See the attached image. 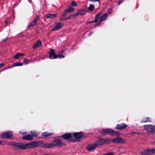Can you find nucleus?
<instances>
[{"mask_svg":"<svg viewBox=\"0 0 155 155\" xmlns=\"http://www.w3.org/2000/svg\"><path fill=\"white\" fill-rule=\"evenodd\" d=\"M50 54L49 58L51 59H54L57 58V55L55 53V50L54 49H51L49 52Z\"/></svg>","mask_w":155,"mask_h":155,"instance_id":"nucleus-10","label":"nucleus"},{"mask_svg":"<svg viewBox=\"0 0 155 155\" xmlns=\"http://www.w3.org/2000/svg\"><path fill=\"white\" fill-rule=\"evenodd\" d=\"M29 60L28 59H25L24 60L23 62L25 64H28V63Z\"/></svg>","mask_w":155,"mask_h":155,"instance_id":"nucleus-32","label":"nucleus"},{"mask_svg":"<svg viewBox=\"0 0 155 155\" xmlns=\"http://www.w3.org/2000/svg\"><path fill=\"white\" fill-rule=\"evenodd\" d=\"M57 14H48L46 15V17L47 18H55L57 15Z\"/></svg>","mask_w":155,"mask_h":155,"instance_id":"nucleus-17","label":"nucleus"},{"mask_svg":"<svg viewBox=\"0 0 155 155\" xmlns=\"http://www.w3.org/2000/svg\"><path fill=\"white\" fill-rule=\"evenodd\" d=\"M139 154L141 155L150 154V153H149V149L148 148L146 150H145L143 151L140 152L139 153Z\"/></svg>","mask_w":155,"mask_h":155,"instance_id":"nucleus-15","label":"nucleus"},{"mask_svg":"<svg viewBox=\"0 0 155 155\" xmlns=\"http://www.w3.org/2000/svg\"><path fill=\"white\" fill-rule=\"evenodd\" d=\"M90 1L93 2H96L99 1V0H89Z\"/></svg>","mask_w":155,"mask_h":155,"instance_id":"nucleus-41","label":"nucleus"},{"mask_svg":"<svg viewBox=\"0 0 155 155\" xmlns=\"http://www.w3.org/2000/svg\"><path fill=\"white\" fill-rule=\"evenodd\" d=\"M31 133L32 135V136L34 137L37 136L39 134V133L36 132L35 131H31Z\"/></svg>","mask_w":155,"mask_h":155,"instance_id":"nucleus-26","label":"nucleus"},{"mask_svg":"<svg viewBox=\"0 0 155 155\" xmlns=\"http://www.w3.org/2000/svg\"><path fill=\"white\" fill-rule=\"evenodd\" d=\"M25 54H23L17 53L13 57V58H15L16 59H18L21 56H23Z\"/></svg>","mask_w":155,"mask_h":155,"instance_id":"nucleus-22","label":"nucleus"},{"mask_svg":"<svg viewBox=\"0 0 155 155\" xmlns=\"http://www.w3.org/2000/svg\"><path fill=\"white\" fill-rule=\"evenodd\" d=\"M43 143V142L41 141H35L31 142L29 143L24 144L22 143H13V145L19 147V148L25 149L29 148H33L36 147L38 146Z\"/></svg>","mask_w":155,"mask_h":155,"instance_id":"nucleus-1","label":"nucleus"},{"mask_svg":"<svg viewBox=\"0 0 155 155\" xmlns=\"http://www.w3.org/2000/svg\"><path fill=\"white\" fill-rule=\"evenodd\" d=\"M39 16L38 15H37L36 17V18L35 19H36V21H37V20L38 19H39Z\"/></svg>","mask_w":155,"mask_h":155,"instance_id":"nucleus-38","label":"nucleus"},{"mask_svg":"<svg viewBox=\"0 0 155 155\" xmlns=\"http://www.w3.org/2000/svg\"><path fill=\"white\" fill-rule=\"evenodd\" d=\"M114 153H105L103 154V155H113Z\"/></svg>","mask_w":155,"mask_h":155,"instance_id":"nucleus-37","label":"nucleus"},{"mask_svg":"<svg viewBox=\"0 0 155 155\" xmlns=\"http://www.w3.org/2000/svg\"><path fill=\"white\" fill-rule=\"evenodd\" d=\"M54 147H61L64 146L65 143L61 141L60 139H56L55 140L52 142Z\"/></svg>","mask_w":155,"mask_h":155,"instance_id":"nucleus-4","label":"nucleus"},{"mask_svg":"<svg viewBox=\"0 0 155 155\" xmlns=\"http://www.w3.org/2000/svg\"><path fill=\"white\" fill-rule=\"evenodd\" d=\"M75 16V15H71L69 16H68L65 18V20H68L70 19L71 18Z\"/></svg>","mask_w":155,"mask_h":155,"instance_id":"nucleus-31","label":"nucleus"},{"mask_svg":"<svg viewBox=\"0 0 155 155\" xmlns=\"http://www.w3.org/2000/svg\"><path fill=\"white\" fill-rule=\"evenodd\" d=\"M153 143H154L155 144V140H154V141H153Z\"/></svg>","mask_w":155,"mask_h":155,"instance_id":"nucleus-48","label":"nucleus"},{"mask_svg":"<svg viewBox=\"0 0 155 155\" xmlns=\"http://www.w3.org/2000/svg\"><path fill=\"white\" fill-rule=\"evenodd\" d=\"M64 57V55H57V58H63Z\"/></svg>","mask_w":155,"mask_h":155,"instance_id":"nucleus-33","label":"nucleus"},{"mask_svg":"<svg viewBox=\"0 0 155 155\" xmlns=\"http://www.w3.org/2000/svg\"><path fill=\"white\" fill-rule=\"evenodd\" d=\"M82 136V134L80 132L72 133L73 141H75L76 139H78L81 138Z\"/></svg>","mask_w":155,"mask_h":155,"instance_id":"nucleus-8","label":"nucleus"},{"mask_svg":"<svg viewBox=\"0 0 155 155\" xmlns=\"http://www.w3.org/2000/svg\"><path fill=\"white\" fill-rule=\"evenodd\" d=\"M68 12L67 9L66 10H64V11L63 13L62 14L63 16H64L66 15L67 14Z\"/></svg>","mask_w":155,"mask_h":155,"instance_id":"nucleus-34","label":"nucleus"},{"mask_svg":"<svg viewBox=\"0 0 155 155\" xmlns=\"http://www.w3.org/2000/svg\"><path fill=\"white\" fill-rule=\"evenodd\" d=\"M127 126L124 123L118 124L116 127V128L117 129H121L125 128Z\"/></svg>","mask_w":155,"mask_h":155,"instance_id":"nucleus-12","label":"nucleus"},{"mask_svg":"<svg viewBox=\"0 0 155 155\" xmlns=\"http://www.w3.org/2000/svg\"><path fill=\"white\" fill-rule=\"evenodd\" d=\"M8 38V37H7V38L5 39L4 40H3V41H6L7 40V39Z\"/></svg>","mask_w":155,"mask_h":155,"instance_id":"nucleus-46","label":"nucleus"},{"mask_svg":"<svg viewBox=\"0 0 155 155\" xmlns=\"http://www.w3.org/2000/svg\"><path fill=\"white\" fill-rule=\"evenodd\" d=\"M150 154L151 153H155V148H149Z\"/></svg>","mask_w":155,"mask_h":155,"instance_id":"nucleus-27","label":"nucleus"},{"mask_svg":"<svg viewBox=\"0 0 155 155\" xmlns=\"http://www.w3.org/2000/svg\"><path fill=\"white\" fill-rule=\"evenodd\" d=\"M84 10L82 9L78 11L75 15V16H78L79 15H84Z\"/></svg>","mask_w":155,"mask_h":155,"instance_id":"nucleus-20","label":"nucleus"},{"mask_svg":"<svg viewBox=\"0 0 155 155\" xmlns=\"http://www.w3.org/2000/svg\"><path fill=\"white\" fill-rule=\"evenodd\" d=\"M99 17L96 15L94 20V22H97L98 21V19L99 18Z\"/></svg>","mask_w":155,"mask_h":155,"instance_id":"nucleus-36","label":"nucleus"},{"mask_svg":"<svg viewBox=\"0 0 155 155\" xmlns=\"http://www.w3.org/2000/svg\"><path fill=\"white\" fill-rule=\"evenodd\" d=\"M99 23H98V24H97V25H99Z\"/></svg>","mask_w":155,"mask_h":155,"instance_id":"nucleus-49","label":"nucleus"},{"mask_svg":"<svg viewBox=\"0 0 155 155\" xmlns=\"http://www.w3.org/2000/svg\"><path fill=\"white\" fill-rule=\"evenodd\" d=\"M97 146L94 142L93 144H89L86 147V149L90 151L94 150L97 147Z\"/></svg>","mask_w":155,"mask_h":155,"instance_id":"nucleus-7","label":"nucleus"},{"mask_svg":"<svg viewBox=\"0 0 155 155\" xmlns=\"http://www.w3.org/2000/svg\"><path fill=\"white\" fill-rule=\"evenodd\" d=\"M95 144L97 145V146L98 145H102L104 144L103 141H102V139L100 140H98L96 142H95Z\"/></svg>","mask_w":155,"mask_h":155,"instance_id":"nucleus-21","label":"nucleus"},{"mask_svg":"<svg viewBox=\"0 0 155 155\" xmlns=\"http://www.w3.org/2000/svg\"><path fill=\"white\" fill-rule=\"evenodd\" d=\"M11 68V67H8V68ZM7 68H5V69L3 70H6Z\"/></svg>","mask_w":155,"mask_h":155,"instance_id":"nucleus-45","label":"nucleus"},{"mask_svg":"<svg viewBox=\"0 0 155 155\" xmlns=\"http://www.w3.org/2000/svg\"><path fill=\"white\" fill-rule=\"evenodd\" d=\"M102 141L104 144L110 143L111 142V140L108 138L103 139Z\"/></svg>","mask_w":155,"mask_h":155,"instance_id":"nucleus-19","label":"nucleus"},{"mask_svg":"<svg viewBox=\"0 0 155 155\" xmlns=\"http://www.w3.org/2000/svg\"><path fill=\"white\" fill-rule=\"evenodd\" d=\"M102 13V12H99V13H98V14H97L96 15L99 17V16H100V15Z\"/></svg>","mask_w":155,"mask_h":155,"instance_id":"nucleus-40","label":"nucleus"},{"mask_svg":"<svg viewBox=\"0 0 155 155\" xmlns=\"http://www.w3.org/2000/svg\"><path fill=\"white\" fill-rule=\"evenodd\" d=\"M52 134V133L48 134L47 132H45L42 134V135L43 136L47 137L51 135Z\"/></svg>","mask_w":155,"mask_h":155,"instance_id":"nucleus-28","label":"nucleus"},{"mask_svg":"<svg viewBox=\"0 0 155 155\" xmlns=\"http://www.w3.org/2000/svg\"><path fill=\"white\" fill-rule=\"evenodd\" d=\"M12 135V133L11 132H6L3 133L1 135L2 138H5L11 137Z\"/></svg>","mask_w":155,"mask_h":155,"instance_id":"nucleus-9","label":"nucleus"},{"mask_svg":"<svg viewBox=\"0 0 155 155\" xmlns=\"http://www.w3.org/2000/svg\"><path fill=\"white\" fill-rule=\"evenodd\" d=\"M62 137L65 140H69V141L73 142V139L72 136V133L66 134L62 136Z\"/></svg>","mask_w":155,"mask_h":155,"instance_id":"nucleus-6","label":"nucleus"},{"mask_svg":"<svg viewBox=\"0 0 155 155\" xmlns=\"http://www.w3.org/2000/svg\"><path fill=\"white\" fill-rule=\"evenodd\" d=\"M71 4L73 6H75L77 5V4L76 2L74 1L72 2Z\"/></svg>","mask_w":155,"mask_h":155,"instance_id":"nucleus-35","label":"nucleus"},{"mask_svg":"<svg viewBox=\"0 0 155 155\" xmlns=\"http://www.w3.org/2000/svg\"><path fill=\"white\" fill-rule=\"evenodd\" d=\"M101 134L103 135L109 134L113 136H119L120 135V133L117 131H114L110 129H104L101 132Z\"/></svg>","mask_w":155,"mask_h":155,"instance_id":"nucleus-2","label":"nucleus"},{"mask_svg":"<svg viewBox=\"0 0 155 155\" xmlns=\"http://www.w3.org/2000/svg\"><path fill=\"white\" fill-rule=\"evenodd\" d=\"M8 22L7 21H5V23L6 24V25H7Z\"/></svg>","mask_w":155,"mask_h":155,"instance_id":"nucleus-47","label":"nucleus"},{"mask_svg":"<svg viewBox=\"0 0 155 155\" xmlns=\"http://www.w3.org/2000/svg\"><path fill=\"white\" fill-rule=\"evenodd\" d=\"M94 21L93 20V21H90L89 22H87V23H93V22H94Z\"/></svg>","mask_w":155,"mask_h":155,"instance_id":"nucleus-42","label":"nucleus"},{"mask_svg":"<svg viewBox=\"0 0 155 155\" xmlns=\"http://www.w3.org/2000/svg\"><path fill=\"white\" fill-rule=\"evenodd\" d=\"M42 147L45 148H49L54 147L52 143H45L42 145Z\"/></svg>","mask_w":155,"mask_h":155,"instance_id":"nucleus-13","label":"nucleus"},{"mask_svg":"<svg viewBox=\"0 0 155 155\" xmlns=\"http://www.w3.org/2000/svg\"><path fill=\"white\" fill-rule=\"evenodd\" d=\"M68 12H72L74 11V9L73 8H70L68 9H67Z\"/></svg>","mask_w":155,"mask_h":155,"instance_id":"nucleus-30","label":"nucleus"},{"mask_svg":"<svg viewBox=\"0 0 155 155\" xmlns=\"http://www.w3.org/2000/svg\"><path fill=\"white\" fill-rule=\"evenodd\" d=\"M123 2V1H120V2H119V5H120L121 4V3Z\"/></svg>","mask_w":155,"mask_h":155,"instance_id":"nucleus-44","label":"nucleus"},{"mask_svg":"<svg viewBox=\"0 0 155 155\" xmlns=\"http://www.w3.org/2000/svg\"><path fill=\"white\" fill-rule=\"evenodd\" d=\"M107 16L108 15L107 14H104L101 16L100 17V22L99 23H100L101 21L105 20L107 18Z\"/></svg>","mask_w":155,"mask_h":155,"instance_id":"nucleus-14","label":"nucleus"},{"mask_svg":"<svg viewBox=\"0 0 155 155\" xmlns=\"http://www.w3.org/2000/svg\"><path fill=\"white\" fill-rule=\"evenodd\" d=\"M126 140L122 139L120 137H117L111 140V142L116 143L124 144L126 142Z\"/></svg>","mask_w":155,"mask_h":155,"instance_id":"nucleus-3","label":"nucleus"},{"mask_svg":"<svg viewBox=\"0 0 155 155\" xmlns=\"http://www.w3.org/2000/svg\"><path fill=\"white\" fill-rule=\"evenodd\" d=\"M94 8V5L93 4H91L90 5L89 7L88 8V9L90 11H93Z\"/></svg>","mask_w":155,"mask_h":155,"instance_id":"nucleus-25","label":"nucleus"},{"mask_svg":"<svg viewBox=\"0 0 155 155\" xmlns=\"http://www.w3.org/2000/svg\"><path fill=\"white\" fill-rule=\"evenodd\" d=\"M4 142L1 141V140H0V144H4V143H3Z\"/></svg>","mask_w":155,"mask_h":155,"instance_id":"nucleus-43","label":"nucleus"},{"mask_svg":"<svg viewBox=\"0 0 155 155\" xmlns=\"http://www.w3.org/2000/svg\"><path fill=\"white\" fill-rule=\"evenodd\" d=\"M36 22V19H34V21L31 22L29 25L28 28H30L31 27L34 26Z\"/></svg>","mask_w":155,"mask_h":155,"instance_id":"nucleus-24","label":"nucleus"},{"mask_svg":"<svg viewBox=\"0 0 155 155\" xmlns=\"http://www.w3.org/2000/svg\"><path fill=\"white\" fill-rule=\"evenodd\" d=\"M23 64L22 63L19 62H17L14 63L12 67L18 66H21Z\"/></svg>","mask_w":155,"mask_h":155,"instance_id":"nucleus-23","label":"nucleus"},{"mask_svg":"<svg viewBox=\"0 0 155 155\" xmlns=\"http://www.w3.org/2000/svg\"><path fill=\"white\" fill-rule=\"evenodd\" d=\"M41 45V42L39 40L33 46V49H36Z\"/></svg>","mask_w":155,"mask_h":155,"instance_id":"nucleus-18","label":"nucleus"},{"mask_svg":"<svg viewBox=\"0 0 155 155\" xmlns=\"http://www.w3.org/2000/svg\"><path fill=\"white\" fill-rule=\"evenodd\" d=\"M144 128L146 131L151 133H153L155 131V126L151 125H145Z\"/></svg>","mask_w":155,"mask_h":155,"instance_id":"nucleus-5","label":"nucleus"},{"mask_svg":"<svg viewBox=\"0 0 155 155\" xmlns=\"http://www.w3.org/2000/svg\"><path fill=\"white\" fill-rule=\"evenodd\" d=\"M23 139L25 140H31L32 139L33 137L30 134H28L23 137Z\"/></svg>","mask_w":155,"mask_h":155,"instance_id":"nucleus-16","label":"nucleus"},{"mask_svg":"<svg viewBox=\"0 0 155 155\" xmlns=\"http://www.w3.org/2000/svg\"><path fill=\"white\" fill-rule=\"evenodd\" d=\"M5 65V63H0V68L2 67Z\"/></svg>","mask_w":155,"mask_h":155,"instance_id":"nucleus-39","label":"nucleus"},{"mask_svg":"<svg viewBox=\"0 0 155 155\" xmlns=\"http://www.w3.org/2000/svg\"><path fill=\"white\" fill-rule=\"evenodd\" d=\"M143 122H147L150 121L149 118V117H146L145 118H143Z\"/></svg>","mask_w":155,"mask_h":155,"instance_id":"nucleus-29","label":"nucleus"},{"mask_svg":"<svg viewBox=\"0 0 155 155\" xmlns=\"http://www.w3.org/2000/svg\"><path fill=\"white\" fill-rule=\"evenodd\" d=\"M63 26V25L61 23H57L56 25L52 29V31H56L59 30Z\"/></svg>","mask_w":155,"mask_h":155,"instance_id":"nucleus-11","label":"nucleus"}]
</instances>
